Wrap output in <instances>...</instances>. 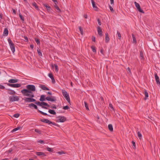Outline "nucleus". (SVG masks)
<instances>
[{
  "mask_svg": "<svg viewBox=\"0 0 160 160\" xmlns=\"http://www.w3.org/2000/svg\"><path fill=\"white\" fill-rule=\"evenodd\" d=\"M36 155L38 156H45L46 155L44 153L42 152H36Z\"/></svg>",
  "mask_w": 160,
  "mask_h": 160,
  "instance_id": "obj_18",
  "label": "nucleus"
},
{
  "mask_svg": "<svg viewBox=\"0 0 160 160\" xmlns=\"http://www.w3.org/2000/svg\"><path fill=\"white\" fill-rule=\"evenodd\" d=\"M51 108L52 109H56L57 107L55 105H53L51 107Z\"/></svg>",
  "mask_w": 160,
  "mask_h": 160,
  "instance_id": "obj_49",
  "label": "nucleus"
},
{
  "mask_svg": "<svg viewBox=\"0 0 160 160\" xmlns=\"http://www.w3.org/2000/svg\"><path fill=\"white\" fill-rule=\"evenodd\" d=\"M8 41L9 44L11 49L13 53H14L15 51V48L14 44L12 42V40L10 38L8 39Z\"/></svg>",
  "mask_w": 160,
  "mask_h": 160,
  "instance_id": "obj_5",
  "label": "nucleus"
},
{
  "mask_svg": "<svg viewBox=\"0 0 160 160\" xmlns=\"http://www.w3.org/2000/svg\"><path fill=\"white\" fill-rule=\"evenodd\" d=\"M117 34H118V39H121V34L120 32L119 31H117Z\"/></svg>",
  "mask_w": 160,
  "mask_h": 160,
  "instance_id": "obj_39",
  "label": "nucleus"
},
{
  "mask_svg": "<svg viewBox=\"0 0 160 160\" xmlns=\"http://www.w3.org/2000/svg\"><path fill=\"white\" fill-rule=\"evenodd\" d=\"M57 153L60 155L65 154V153L63 151H59Z\"/></svg>",
  "mask_w": 160,
  "mask_h": 160,
  "instance_id": "obj_45",
  "label": "nucleus"
},
{
  "mask_svg": "<svg viewBox=\"0 0 160 160\" xmlns=\"http://www.w3.org/2000/svg\"><path fill=\"white\" fill-rule=\"evenodd\" d=\"M62 94L64 97L65 98L67 102L70 104V100L69 94L65 90L62 89Z\"/></svg>",
  "mask_w": 160,
  "mask_h": 160,
  "instance_id": "obj_2",
  "label": "nucleus"
},
{
  "mask_svg": "<svg viewBox=\"0 0 160 160\" xmlns=\"http://www.w3.org/2000/svg\"><path fill=\"white\" fill-rule=\"evenodd\" d=\"M47 8L48 12L50 11L51 7L49 6H48V7H47Z\"/></svg>",
  "mask_w": 160,
  "mask_h": 160,
  "instance_id": "obj_58",
  "label": "nucleus"
},
{
  "mask_svg": "<svg viewBox=\"0 0 160 160\" xmlns=\"http://www.w3.org/2000/svg\"><path fill=\"white\" fill-rule=\"evenodd\" d=\"M97 30L99 35H100V36H102V31L101 28L100 27H98L97 28Z\"/></svg>",
  "mask_w": 160,
  "mask_h": 160,
  "instance_id": "obj_17",
  "label": "nucleus"
},
{
  "mask_svg": "<svg viewBox=\"0 0 160 160\" xmlns=\"http://www.w3.org/2000/svg\"><path fill=\"white\" fill-rule=\"evenodd\" d=\"M27 89H24L21 90V92L24 96L31 98H34V95L33 92L36 90V88L34 85H28L26 86Z\"/></svg>",
  "mask_w": 160,
  "mask_h": 160,
  "instance_id": "obj_1",
  "label": "nucleus"
},
{
  "mask_svg": "<svg viewBox=\"0 0 160 160\" xmlns=\"http://www.w3.org/2000/svg\"><path fill=\"white\" fill-rule=\"evenodd\" d=\"M45 96L44 95H42L41 96L40 98L39 99V100L41 102H43L46 100Z\"/></svg>",
  "mask_w": 160,
  "mask_h": 160,
  "instance_id": "obj_20",
  "label": "nucleus"
},
{
  "mask_svg": "<svg viewBox=\"0 0 160 160\" xmlns=\"http://www.w3.org/2000/svg\"><path fill=\"white\" fill-rule=\"evenodd\" d=\"M19 16L23 22L24 21V18L21 13H19Z\"/></svg>",
  "mask_w": 160,
  "mask_h": 160,
  "instance_id": "obj_34",
  "label": "nucleus"
},
{
  "mask_svg": "<svg viewBox=\"0 0 160 160\" xmlns=\"http://www.w3.org/2000/svg\"><path fill=\"white\" fill-rule=\"evenodd\" d=\"M33 98H31L30 97L25 98L24 100L25 102H32L36 101V99Z\"/></svg>",
  "mask_w": 160,
  "mask_h": 160,
  "instance_id": "obj_6",
  "label": "nucleus"
},
{
  "mask_svg": "<svg viewBox=\"0 0 160 160\" xmlns=\"http://www.w3.org/2000/svg\"><path fill=\"white\" fill-rule=\"evenodd\" d=\"M37 52H38V55L42 57V52H41L40 50L38 48V49H37Z\"/></svg>",
  "mask_w": 160,
  "mask_h": 160,
  "instance_id": "obj_30",
  "label": "nucleus"
},
{
  "mask_svg": "<svg viewBox=\"0 0 160 160\" xmlns=\"http://www.w3.org/2000/svg\"><path fill=\"white\" fill-rule=\"evenodd\" d=\"M35 40L37 42L38 45H39L40 44V40L38 39L37 38H35Z\"/></svg>",
  "mask_w": 160,
  "mask_h": 160,
  "instance_id": "obj_35",
  "label": "nucleus"
},
{
  "mask_svg": "<svg viewBox=\"0 0 160 160\" xmlns=\"http://www.w3.org/2000/svg\"><path fill=\"white\" fill-rule=\"evenodd\" d=\"M9 99L10 102H13L15 101H18L19 100V98L18 96L13 95L9 97Z\"/></svg>",
  "mask_w": 160,
  "mask_h": 160,
  "instance_id": "obj_4",
  "label": "nucleus"
},
{
  "mask_svg": "<svg viewBox=\"0 0 160 160\" xmlns=\"http://www.w3.org/2000/svg\"><path fill=\"white\" fill-rule=\"evenodd\" d=\"M109 8L110 10H111V11L112 12H113L114 11V10H113V8H112L111 6L109 5Z\"/></svg>",
  "mask_w": 160,
  "mask_h": 160,
  "instance_id": "obj_50",
  "label": "nucleus"
},
{
  "mask_svg": "<svg viewBox=\"0 0 160 160\" xmlns=\"http://www.w3.org/2000/svg\"><path fill=\"white\" fill-rule=\"evenodd\" d=\"M84 103L85 104V107L86 108V109L88 110H89V108L88 107V103L86 102H84Z\"/></svg>",
  "mask_w": 160,
  "mask_h": 160,
  "instance_id": "obj_32",
  "label": "nucleus"
},
{
  "mask_svg": "<svg viewBox=\"0 0 160 160\" xmlns=\"http://www.w3.org/2000/svg\"><path fill=\"white\" fill-rule=\"evenodd\" d=\"M34 131L36 132L39 134H40L41 133V131L38 129H35Z\"/></svg>",
  "mask_w": 160,
  "mask_h": 160,
  "instance_id": "obj_42",
  "label": "nucleus"
},
{
  "mask_svg": "<svg viewBox=\"0 0 160 160\" xmlns=\"http://www.w3.org/2000/svg\"><path fill=\"white\" fill-rule=\"evenodd\" d=\"M47 149L48 151L50 152H52V151H53V149L52 148H51L49 147H48L47 148Z\"/></svg>",
  "mask_w": 160,
  "mask_h": 160,
  "instance_id": "obj_40",
  "label": "nucleus"
},
{
  "mask_svg": "<svg viewBox=\"0 0 160 160\" xmlns=\"http://www.w3.org/2000/svg\"><path fill=\"white\" fill-rule=\"evenodd\" d=\"M108 128L109 129L110 131L112 132L113 131V128L112 126V124H109L108 125Z\"/></svg>",
  "mask_w": 160,
  "mask_h": 160,
  "instance_id": "obj_26",
  "label": "nucleus"
},
{
  "mask_svg": "<svg viewBox=\"0 0 160 160\" xmlns=\"http://www.w3.org/2000/svg\"><path fill=\"white\" fill-rule=\"evenodd\" d=\"M132 43H137V40L136 38V37L133 34H132Z\"/></svg>",
  "mask_w": 160,
  "mask_h": 160,
  "instance_id": "obj_22",
  "label": "nucleus"
},
{
  "mask_svg": "<svg viewBox=\"0 0 160 160\" xmlns=\"http://www.w3.org/2000/svg\"><path fill=\"white\" fill-rule=\"evenodd\" d=\"M7 85L9 86L16 88H19L21 86V84L19 83L11 84L10 83H7Z\"/></svg>",
  "mask_w": 160,
  "mask_h": 160,
  "instance_id": "obj_9",
  "label": "nucleus"
},
{
  "mask_svg": "<svg viewBox=\"0 0 160 160\" xmlns=\"http://www.w3.org/2000/svg\"><path fill=\"white\" fill-rule=\"evenodd\" d=\"M132 144L133 145V146L134 147H133V148H135V142L133 141H132Z\"/></svg>",
  "mask_w": 160,
  "mask_h": 160,
  "instance_id": "obj_52",
  "label": "nucleus"
},
{
  "mask_svg": "<svg viewBox=\"0 0 160 160\" xmlns=\"http://www.w3.org/2000/svg\"><path fill=\"white\" fill-rule=\"evenodd\" d=\"M18 79H10L8 81V82L10 83H15L18 82Z\"/></svg>",
  "mask_w": 160,
  "mask_h": 160,
  "instance_id": "obj_15",
  "label": "nucleus"
},
{
  "mask_svg": "<svg viewBox=\"0 0 160 160\" xmlns=\"http://www.w3.org/2000/svg\"><path fill=\"white\" fill-rule=\"evenodd\" d=\"M46 99L48 101L51 102H55L56 100V97L54 96H52L51 97H47L46 98Z\"/></svg>",
  "mask_w": 160,
  "mask_h": 160,
  "instance_id": "obj_10",
  "label": "nucleus"
},
{
  "mask_svg": "<svg viewBox=\"0 0 160 160\" xmlns=\"http://www.w3.org/2000/svg\"><path fill=\"white\" fill-rule=\"evenodd\" d=\"M109 107L110 108H111L112 109L114 110V108H113V107L112 105V104L110 103V104H109Z\"/></svg>",
  "mask_w": 160,
  "mask_h": 160,
  "instance_id": "obj_55",
  "label": "nucleus"
},
{
  "mask_svg": "<svg viewBox=\"0 0 160 160\" xmlns=\"http://www.w3.org/2000/svg\"><path fill=\"white\" fill-rule=\"evenodd\" d=\"M69 108V107L68 106H66L63 107V109L64 110H67Z\"/></svg>",
  "mask_w": 160,
  "mask_h": 160,
  "instance_id": "obj_46",
  "label": "nucleus"
},
{
  "mask_svg": "<svg viewBox=\"0 0 160 160\" xmlns=\"http://www.w3.org/2000/svg\"><path fill=\"white\" fill-rule=\"evenodd\" d=\"M30 48H31L32 49H33L34 47L33 45L32 44H31L30 46Z\"/></svg>",
  "mask_w": 160,
  "mask_h": 160,
  "instance_id": "obj_62",
  "label": "nucleus"
},
{
  "mask_svg": "<svg viewBox=\"0 0 160 160\" xmlns=\"http://www.w3.org/2000/svg\"><path fill=\"white\" fill-rule=\"evenodd\" d=\"M57 122H63L66 120V118L64 116H59L57 118Z\"/></svg>",
  "mask_w": 160,
  "mask_h": 160,
  "instance_id": "obj_7",
  "label": "nucleus"
},
{
  "mask_svg": "<svg viewBox=\"0 0 160 160\" xmlns=\"http://www.w3.org/2000/svg\"><path fill=\"white\" fill-rule=\"evenodd\" d=\"M29 107L31 108L32 107H33L35 109L38 110V108L37 106L35 104L33 103H30L29 104Z\"/></svg>",
  "mask_w": 160,
  "mask_h": 160,
  "instance_id": "obj_19",
  "label": "nucleus"
},
{
  "mask_svg": "<svg viewBox=\"0 0 160 160\" xmlns=\"http://www.w3.org/2000/svg\"><path fill=\"white\" fill-rule=\"evenodd\" d=\"M37 142L40 143H44V141L42 140H38L37 141Z\"/></svg>",
  "mask_w": 160,
  "mask_h": 160,
  "instance_id": "obj_48",
  "label": "nucleus"
},
{
  "mask_svg": "<svg viewBox=\"0 0 160 160\" xmlns=\"http://www.w3.org/2000/svg\"><path fill=\"white\" fill-rule=\"evenodd\" d=\"M52 0L54 2L55 4H57L58 3V2H57V0Z\"/></svg>",
  "mask_w": 160,
  "mask_h": 160,
  "instance_id": "obj_60",
  "label": "nucleus"
},
{
  "mask_svg": "<svg viewBox=\"0 0 160 160\" xmlns=\"http://www.w3.org/2000/svg\"><path fill=\"white\" fill-rule=\"evenodd\" d=\"M32 5L33 7H35V8H36V9H38V7L37 5V4L36 3H35V2H33L32 3Z\"/></svg>",
  "mask_w": 160,
  "mask_h": 160,
  "instance_id": "obj_33",
  "label": "nucleus"
},
{
  "mask_svg": "<svg viewBox=\"0 0 160 160\" xmlns=\"http://www.w3.org/2000/svg\"><path fill=\"white\" fill-rule=\"evenodd\" d=\"M144 94L146 98H145V99L146 100L147 99L146 98L148 97V93L147 92V91L145 90L144 91Z\"/></svg>",
  "mask_w": 160,
  "mask_h": 160,
  "instance_id": "obj_31",
  "label": "nucleus"
},
{
  "mask_svg": "<svg viewBox=\"0 0 160 160\" xmlns=\"http://www.w3.org/2000/svg\"><path fill=\"white\" fill-rule=\"evenodd\" d=\"M111 4H113L114 0H110Z\"/></svg>",
  "mask_w": 160,
  "mask_h": 160,
  "instance_id": "obj_59",
  "label": "nucleus"
},
{
  "mask_svg": "<svg viewBox=\"0 0 160 160\" xmlns=\"http://www.w3.org/2000/svg\"><path fill=\"white\" fill-rule=\"evenodd\" d=\"M155 78L157 82V83L158 85L160 86V82L159 81V77L158 76L156 73H155Z\"/></svg>",
  "mask_w": 160,
  "mask_h": 160,
  "instance_id": "obj_11",
  "label": "nucleus"
},
{
  "mask_svg": "<svg viewBox=\"0 0 160 160\" xmlns=\"http://www.w3.org/2000/svg\"><path fill=\"white\" fill-rule=\"evenodd\" d=\"M46 106L48 107H50V106L47 103L44 102H42V106Z\"/></svg>",
  "mask_w": 160,
  "mask_h": 160,
  "instance_id": "obj_25",
  "label": "nucleus"
},
{
  "mask_svg": "<svg viewBox=\"0 0 160 160\" xmlns=\"http://www.w3.org/2000/svg\"><path fill=\"white\" fill-rule=\"evenodd\" d=\"M134 3L138 10L139 12L144 13V12L143 11L141 8L139 4L136 2H135Z\"/></svg>",
  "mask_w": 160,
  "mask_h": 160,
  "instance_id": "obj_8",
  "label": "nucleus"
},
{
  "mask_svg": "<svg viewBox=\"0 0 160 160\" xmlns=\"http://www.w3.org/2000/svg\"><path fill=\"white\" fill-rule=\"evenodd\" d=\"M12 149L9 150L7 151L8 153H9L11 152H12Z\"/></svg>",
  "mask_w": 160,
  "mask_h": 160,
  "instance_id": "obj_61",
  "label": "nucleus"
},
{
  "mask_svg": "<svg viewBox=\"0 0 160 160\" xmlns=\"http://www.w3.org/2000/svg\"><path fill=\"white\" fill-rule=\"evenodd\" d=\"M54 7L58 11V12H60L61 11L60 9L59 8V7L57 5V4H55L54 5Z\"/></svg>",
  "mask_w": 160,
  "mask_h": 160,
  "instance_id": "obj_37",
  "label": "nucleus"
},
{
  "mask_svg": "<svg viewBox=\"0 0 160 160\" xmlns=\"http://www.w3.org/2000/svg\"><path fill=\"white\" fill-rule=\"evenodd\" d=\"M24 38L25 40V41L28 42V39L27 36H24Z\"/></svg>",
  "mask_w": 160,
  "mask_h": 160,
  "instance_id": "obj_51",
  "label": "nucleus"
},
{
  "mask_svg": "<svg viewBox=\"0 0 160 160\" xmlns=\"http://www.w3.org/2000/svg\"><path fill=\"white\" fill-rule=\"evenodd\" d=\"M109 41V38L107 33H105V42L106 43H108Z\"/></svg>",
  "mask_w": 160,
  "mask_h": 160,
  "instance_id": "obj_23",
  "label": "nucleus"
},
{
  "mask_svg": "<svg viewBox=\"0 0 160 160\" xmlns=\"http://www.w3.org/2000/svg\"><path fill=\"white\" fill-rule=\"evenodd\" d=\"M49 77L52 79V81L53 83L54 84L55 82V81L53 77V75L51 73H49L48 75Z\"/></svg>",
  "mask_w": 160,
  "mask_h": 160,
  "instance_id": "obj_13",
  "label": "nucleus"
},
{
  "mask_svg": "<svg viewBox=\"0 0 160 160\" xmlns=\"http://www.w3.org/2000/svg\"><path fill=\"white\" fill-rule=\"evenodd\" d=\"M92 7L95 11H98V8L95 5V3L94 0H91Z\"/></svg>",
  "mask_w": 160,
  "mask_h": 160,
  "instance_id": "obj_14",
  "label": "nucleus"
},
{
  "mask_svg": "<svg viewBox=\"0 0 160 160\" xmlns=\"http://www.w3.org/2000/svg\"><path fill=\"white\" fill-rule=\"evenodd\" d=\"M54 66H55V68L56 71L58 72V66L57 65L55 64Z\"/></svg>",
  "mask_w": 160,
  "mask_h": 160,
  "instance_id": "obj_43",
  "label": "nucleus"
},
{
  "mask_svg": "<svg viewBox=\"0 0 160 160\" xmlns=\"http://www.w3.org/2000/svg\"><path fill=\"white\" fill-rule=\"evenodd\" d=\"M92 40L93 42H95V37H94V36L92 37Z\"/></svg>",
  "mask_w": 160,
  "mask_h": 160,
  "instance_id": "obj_56",
  "label": "nucleus"
},
{
  "mask_svg": "<svg viewBox=\"0 0 160 160\" xmlns=\"http://www.w3.org/2000/svg\"><path fill=\"white\" fill-rule=\"evenodd\" d=\"M43 5L44 7H46V8H47V7H48V6L47 4H44Z\"/></svg>",
  "mask_w": 160,
  "mask_h": 160,
  "instance_id": "obj_63",
  "label": "nucleus"
},
{
  "mask_svg": "<svg viewBox=\"0 0 160 160\" xmlns=\"http://www.w3.org/2000/svg\"><path fill=\"white\" fill-rule=\"evenodd\" d=\"M127 71L128 72L131 73V70L129 68H128L127 69Z\"/></svg>",
  "mask_w": 160,
  "mask_h": 160,
  "instance_id": "obj_57",
  "label": "nucleus"
},
{
  "mask_svg": "<svg viewBox=\"0 0 160 160\" xmlns=\"http://www.w3.org/2000/svg\"><path fill=\"white\" fill-rule=\"evenodd\" d=\"M35 103L36 104H37V105L41 107V106H42V102H36Z\"/></svg>",
  "mask_w": 160,
  "mask_h": 160,
  "instance_id": "obj_44",
  "label": "nucleus"
},
{
  "mask_svg": "<svg viewBox=\"0 0 160 160\" xmlns=\"http://www.w3.org/2000/svg\"><path fill=\"white\" fill-rule=\"evenodd\" d=\"M40 121L42 122L48 123V124H52L53 125L55 126H58V125L55 122H52L51 121H49V120L47 119H40Z\"/></svg>",
  "mask_w": 160,
  "mask_h": 160,
  "instance_id": "obj_3",
  "label": "nucleus"
},
{
  "mask_svg": "<svg viewBox=\"0 0 160 160\" xmlns=\"http://www.w3.org/2000/svg\"><path fill=\"white\" fill-rule=\"evenodd\" d=\"M8 90V93L10 95H14L16 93V92L12 90L7 89Z\"/></svg>",
  "mask_w": 160,
  "mask_h": 160,
  "instance_id": "obj_16",
  "label": "nucleus"
},
{
  "mask_svg": "<svg viewBox=\"0 0 160 160\" xmlns=\"http://www.w3.org/2000/svg\"><path fill=\"white\" fill-rule=\"evenodd\" d=\"M79 29L80 32V33H81V34L82 35H83V29H82V28L81 27H79Z\"/></svg>",
  "mask_w": 160,
  "mask_h": 160,
  "instance_id": "obj_36",
  "label": "nucleus"
},
{
  "mask_svg": "<svg viewBox=\"0 0 160 160\" xmlns=\"http://www.w3.org/2000/svg\"><path fill=\"white\" fill-rule=\"evenodd\" d=\"M8 29H7V28H5L4 29V32H3V35H4L5 36H7L8 34Z\"/></svg>",
  "mask_w": 160,
  "mask_h": 160,
  "instance_id": "obj_21",
  "label": "nucleus"
},
{
  "mask_svg": "<svg viewBox=\"0 0 160 160\" xmlns=\"http://www.w3.org/2000/svg\"><path fill=\"white\" fill-rule=\"evenodd\" d=\"M138 136L139 139H141L142 138V135L139 132H138Z\"/></svg>",
  "mask_w": 160,
  "mask_h": 160,
  "instance_id": "obj_41",
  "label": "nucleus"
},
{
  "mask_svg": "<svg viewBox=\"0 0 160 160\" xmlns=\"http://www.w3.org/2000/svg\"><path fill=\"white\" fill-rule=\"evenodd\" d=\"M48 112L52 114L56 115V114L55 112L53 110L49 109L48 110Z\"/></svg>",
  "mask_w": 160,
  "mask_h": 160,
  "instance_id": "obj_24",
  "label": "nucleus"
},
{
  "mask_svg": "<svg viewBox=\"0 0 160 160\" xmlns=\"http://www.w3.org/2000/svg\"><path fill=\"white\" fill-rule=\"evenodd\" d=\"M21 128V127L20 126L18 127L17 128H14V129H13L12 130V132H15V131H17L20 129Z\"/></svg>",
  "mask_w": 160,
  "mask_h": 160,
  "instance_id": "obj_29",
  "label": "nucleus"
},
{
  "mask_svg": "<svg viewBox=\"0 0 160 160\" xmlns=\"http://www.w3.org/2000/svg\"><path fill=\"white\" fill-rule=\"evenodd\" d=\"M97 21H98V24H99L100 26L101 25V22H100V20L98 18V19Z\"/></svg>",
  "mask_w": 160,
  "mask_h": 160,
  "instance_id": "obj_53",
  "label": "nucleus"
},
{
  "mask_svg": "<svg viewBox=\"0 0 160 160\" xmlns=\"http://www.w3.org/2000/svg\"><path fill=\"white\" fill-rule=\"evenodd\" d=\"M19 116V114H16L14 115L13 117L16 118H18Z\"/></svg>",
  "mask_w": 160,
  "mask_h": 160,
  "instance_id": "obj_47",
  "label": "nucleus"
},
{
  "mask_svg": "<svg viewBox=\"0 0 160 160\" xmlns=\"http://www.w3.org/2000/svg\"><path fill=\"white\" fill-rule=\"evenodd\" d=\"M39 88L42 89L43 90H49V89L47 88L45 85L43 84H40L39 86Z\"/></svg>",
  "mask_w": 160,
  "mask_h": 160,
  "instance_id": "obj_12",
  "label": "nucleus"
},
{
  "mask_svg": "<svg viewBox=\"0 0 160 160\" xmlns=\"http://www.w3.org/2000/svg\"><path fill=\"white\" fill-rule=\"evenodd\" d=\"M140 57L141 60H143L144 59V56L142 52H140Z\"/></svg>",
  "mask_w": 160,
  "mask_h": 160,
  "instance_id": "obj_28",
  "label": "nucleus"
},
{
  "mask_svg": "<svg viewBox=\"0 0 160 160\" xmlns=\"http://www.w3.org/2000/svg\"><path fill=\"white\" fill-rule=\"evenodd\" d=\"M0 88L2 89H3L5 88V87L2 85L0 84Z\"/></svg>",
  "mask_w": 160,
  "mask_h": 160,
  "instance_id": "obj_54",
  "label": "nucleus"
},
{
  "mask_svg": "<svg viewBox=\"0 0 160 160\" xmlns=\"http://www.w3.org/2000/svg\"><path fill=\"white\" fill-rule=\"evenodd\" d=\"M42 108L45 109H48V108L45 106H42L41 107Z\"/></svg>",
  "mask_w": 160,
  "mask_h": 160,
  "instance_id": "obj_64",
  "label": "nucleus"
},
{
  "mask_svg": "<svg viewBox=\"0 0 160 160\" xmlns=\"http://www.w3.org/2000/svg\"><path fill=\"white\" fill-rule=\"evenodd\" d=\"M91 48H92V51L93 52H96V48L94 46H92L91 47Z\"/></svg>",
  "mask_w": 160,
  "mask_h": 160,
  "instance_id": "obj_38",
  "label": "nucleus"
},
{
  "mask_svg": "<svg viewBox=\"0 0 160 160\" xmlns=\"http://www.w3.org/2000/svg\"><path fill=\"white\" fill-rule=\"evenodd\" d=\"M38 112L40 113L41 114H42V115H48L49 116H49V115H48L47 113H45V112H44L40 110H38Z\"/></svg>",
  "mask_w": 160,
  "mask_h": 160,
  "instance_id": "obj_27",
  "label": "nucleus"
}]
</instances>
